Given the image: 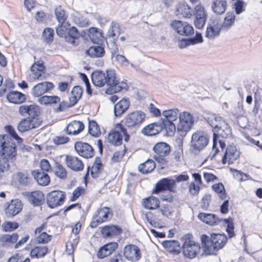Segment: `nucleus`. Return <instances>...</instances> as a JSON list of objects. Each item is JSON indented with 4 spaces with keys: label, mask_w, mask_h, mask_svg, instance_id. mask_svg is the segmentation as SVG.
Listing matches in <instances>:
<instances>
[{
    "label": "nucleus",
    "mask_w": 262,
    "mask_h": 262,
    "mask_svg": "<svg viewBox=\"0 0 262 262\" xmlns=\"http://www.w3.org/2000/svg\"><path fill=\"white\" fill-rule=\"evenodd\" d=\"M54 84L51 82H41L34 85L31 90L32 95L35 97H39L51 90L54 88Z\"/></svg>",
    "instance_id": "17"
},
{
    "label": "nucleus",
    "mask_w": 262,
    "mask_h": 262,
    "mask_svg": "<svg viewBox=\"0 0 262 262\" xmlns=\"http://www.w3.org/2000/svg\"><path fill=\"white\" fill-rule=\"evenodd\" d=\"M111 215L112 213L109 208L104 207L99 209L93 216L90 225V227L92 228L97 227L99 224L106 221Z\"/></svg>",
    "instance_id": "11"
},
{
    "label": "nucleus",
    "mask_w": 262,
    "mask_h": 262,
    "mask_svg": "<svg viewBox=\"0 0 262 262\" xmlns=\"http://www.w3.org/2000/svg\"><path fill=\"white\" fill-rule=\"evenodd\" d=\"M7 98L9 102L14 104L21 103L26 100L25 95L17 91L10 92L7 94Z\"/></svg>",
    "instance_id": "35"
},
{
    "label": "nucleus",
    "mask_w": 262,
    "mask_h": 262,
    "mask_svg": "<svg viewBox=\"0 0 262 262\" xmlns=\"http://www.w3.org/2000/svg\"><path fill=\"white\" fill-rule=\"evenodd\" d=\"M165 129V126L161 120L158 122L148 124L142 129V132L145 135L152 136L156 135Z\"/></svg>",
    "instance_id": "20"
},
{
    "label": "nucleus",
    "mask_w": 262,
    "mask_h": 262,
    "mask_svg": "<svg viewBox=\"0 0 262 262\" xmlns=\"http://www.w3.org/2000/svg\"><path fill=\"white\" fill-rule=\"evenodd\" d=\"M115 59L119 63L122 64V66H127L130 64V66L133 67L134 69H135L137 71L140 72H141L142 71L139 67L135 66L134 64L130 63L128 60L127 59L124 55L121 54H117L115 57Z\"/></svg>",
    "instance_id": "47"
},
{
    "label": "nucleus",
    "mask_w": 262,
    "mask_h": 262,
    "mask_svg": "<svg viewBox=\"0 0 262 262\" xmlns=\"http://www.w3.org/2000/svg\"><path fill=\"white\" fill-rule=\"evenodd\" d=\"M235 19V14L233 11L228 12L225 15L222 27L227 30L230 29L234 24Z\"/></svg>",
    "instance_id": "44"
},
{
    "label": "nucleus",
    "mask_w": 262,
    "mask_h": 262,
    "mask_svg": "<svg viewBox=\"0 0 262 262\" xmlns=\"http://www.w3.org/2000/svg\"><path fill=\"white\" fill-rule=\"evenodd\" d=\"M200 250V246L198 243L190 239H186L183 246V253L184 255L188 258L194 257Z\"/></svg>",
    "instance_id": "13"
},
{
    "label": "nucleus",
    "mask_w": 262,
    "mask_h": 262,
    "mask_svg": "<svg viewBox=\"0 0 262 262\" xmlns=\"http://www.w3.org/2000/svg\"><path fill=\"white\" fill-rule=\"evenodd\" d=\"M145 114L140 111H136L128 114L124 118V124L129 128L139 127L143 122Z\"/></svg>",
    "instance_id": "8"
},
{
    "label": "nucleus",
    "mask_w": 262,
    "mask_h": 262,
    "mask_svg": "<svg viewBox=\"0 0 262 262\" xmlns=\"http://www.w3.org/2000/svg\"><path fill=\"white\" fill-rule=\"evenodd\" d=\"M223 126L217 130L218 134L223 138L228 137L231 134V129L230 126L226 122H222Z\"/></svg>",
    "instance_id": "51"
},
{
    "label": "nucleus",
    "mask_w": 262,
    "mask_h": 262,
    "mask_svg": "<svg viewBox=\"0 0 262 262\" xmlns=\"http://www.w3.org/2000/svg\"><path fill=\"white\" fill-rule=\"evenodd\" d=\"M171 26L181 35L189 36L194 33L193 27L186 21L174 20L171 23Z\"/></svg>",
    "instance_id": "10"
},
{
    "label": "nucleus",
    "mask_w": 262,
    "mask_h": 262,
    "mask_svg": "<svg viewBox=\"0 0 262 262\" xmlns=\"http://www.w3.org/2000/svg\"><path fill=\"white\" fill-rule=\"evenodd\" d=\"M209 138L204 132L198 131L191 136L189 150L194 154H198L208 145Z\"/></svg>",
    "instance_id": "4"
},
{
    "label": "nucleus",
    "mask_w": 262,
    "mask_h": 262,
    "mask_svg": "<svg viewBox=\"0 0 262 262\" xmlns=\"http://www.w3.org/2000/svg\"><path fill=\"white\" fill-rule=\"evenodd\" d=\"M240 155V152L234 145H230L227 147L222 159V163L224 164H232L237 160Z\"/></svg>",
    "instance_id": "14"
},
{
    "label": "nucleus",
    "mask_w": 262,
    "mask_h": 262,
    "mask_svg": "<svg viewBox=\"0 0 262 262\" xmlns=\"http://www.w3.org/2000/svg\"><path fill=\"white\" fill-rule=\"evenodd\" d=\"M85 54L92 58H98L103 56L104 54V49L99 46L91 47L85 51Z\"/></svg>",
    "instance_id": "40"
},
{
    "label": "nucleus",
    "mask_w": 262,
    "mask_h": 262,
    "mask_svg": "<svg viewBox=\"0 0 262 262\" xmlns=\"http://www.w3.org/2000/svg\"><path fill=\"white\" fill-rule=\"evenodd\" d=\"M222 25L217 19H212L208 23L206 29V36L209 39L219 35Z\"/></svg>",
    "instance_id": "19"
},
{
    "label": "nucleus",
    "mask_w": 262,
    "mask_h": 262,
    "mask_svg": "<svg viewBox=\"0 0 262 262\" xmlns=\"http://www.w3.org/2000/svg\"><path fill=\"white\" fill-rule=\"evenodd\" d=\"M74 148L79 155L85 158H91L94 155L93 148L87 143L77 142L75 144Z\"/></svg>",
    "instance_id": "16"
},
{
    "label": "nucleus",
    "mask_w": 262,
    "mask_h": 262,
    "mask_svg": "<svg viewBox=\"0 0 262 262\" xmlns=\"http://www.w3.org/2000/svg\"><path fill=\"white\" fill-rule=\"evenodd\" d=\"M35 19L39 23H45L49 18V15L43 11H38L35 14Z\"/></svg>",
    "instance_id": "62"
},
{
    "label": "nucleus",
    "mask_w": 262,
    "mask_h": 262,
    "mask_svg": "<svg viewBox=\"0 0 262 262\" xmlns=\"http://www.w3.org/2000/svg\"><path fill=\"white\" fill-rule=\"evenodd\" d=\"M129 104V101L128 99L123 98L120 100L114 106L115 116H121L128 108Z\"/></svg>",
    "instance_id": "27"
},
{
    "label": "nucleus",
    "mask_w": 262,
    "mask_h": 262,
    "mask_svg": "<svg viewBox=\"0 0 262 262\" xmlns=\"http://www.w3.org/2000/svg\"><path fill=\"white\" fill-rule=\"evenodd\" d=\"M194 15L195 18H207L206 12L204 7L201 5H198L194 8Z\"/></svg>",
    "instance_id": "57"
},
{
    "label": "nucleus",
    "mask_w": 262,
    "mask_h": 262,
    "mask_svg": "<svg viewBox=\"0 0 262 262\" xmlns=\"http://www.w3.org/2000/svg\"><path fill=\"white\" fill-rule=\"evenodd\" d=\"M92 80L93 84L98 87L103 86L106 84L105 73L101 71H96L92 74Z\"/></svg>",
    "instance_id": "29"
},
{
    "label": "nucleus",
    "mask_w": 262,
    "mask_h": 262,
    "mask_svg": "<svg viewBox=\"0 0 262 262\" xmlns=\"http://www.w3.org/2000/svg\"><path fill=\"white\" fill-rule=\"evenodd\" d=\"M198 218L211 226H214L220 222V220L213 214L200 213L198 215Z\"/></svg>",
    "instance_id": "37"
},
{
    "label": "nucleus",
    "mask_w": 262,
    "mask_h": 262,
    "mask_svg": "<svg viewBox=\"0 0 262 262\" xmlns=\"http://www.w3.org/2000/svg\"><path fill=\"white\" fill-rule=\"evenodd\" d=\"M213 190L219 194V197L224 199L226 197L224 186L221 183L215 184L212 185Z\"/></svg>",
    "instance_id": "52"
},
{
    "label": "nucleus",
    "mask_w": 262,
    "mask_h": 262,
    "mask_svg": "<svg viewBox=\"0 0 262 262\" xmlns=\"http://www.w3.org/2000/svg\"><path fill=\"white\" fill-rule=\"evenodd\" d=\"M66 199V193L62 191H52L47 195V203L51 208H55L62 205Z\"/></svg>",
    "instance_id": "9"
},
{
    "label": "nucleus",
    "mask_w": 262,
    "mask_h": 262,
    "mask_svg": "<svg viewBox=\"0 0 262 262\" xmlns=\"http://www.w3.org/2000/svg\"><path fill=\"white\" fill-rule=\"evenodd\" d=\"M82 95V89L79 86H74L69 97V100L71 101V105H74L81 98Z\"/></svg>",
    "instance_id": "41"
},
{
    "label": "nucleus",
    "mask_w": 262,
    "mask_h": 262,
    "mask_svg": "<svg viewBox=\"0 0 262 262\" xmlns=\"http://www.w3.org/2000/svg\"><path fill=\"white\" fill-rule=\"evenodd\" d=\"M141 255L139 248L134 245H128L124 247V255L128 260L137 261L141 258Z\"/></svg>",
    "instance_id": "18"
},
{
    "label": "nucleus",
    "mask_w": 262,
    "mask_h": 262,
    "mask_svg": "<svg viewBox=\"0 0 262 262\" xmlns=\"http://www.w3.org/2000/svg\"><path fill=\"white\" fill-rule=\"evenodd\" d=\"M170 149V146L165 142L158 143L153 147V150L156 154L154 157V159L162 168L164 167L167 163L165 157L169 154Z\"/></svg>",
    "instance_id": "6"
},
{
    "label": "nucleus",
    "mask_w": 262,
    "mask_h": 262,
    "mask_svg": "<svg viewBox=\"0 0 262 262\" xmlns=\"http://www.w3.org/2000/svg\"><path fill=\"white\" fill-rule=\"evenodd\" d=\"M69 26L70 24L68 23H59L56 27L57 34L60 37L66 36V33L67 31H68L67 27Z\"/></svg>",
    "instance_id": "55"
},
{
    "label": "nucleus",
    "mask_w": 262,
    "mask_h": 262,
    "mask_svg": "<svg viewBox=\"0 0 262 262\" xmlns=\"http://www.w3.org/2000/svg\"><path fill=\"white\" fill-rule=\"evenodd\" d=\"M203 176L207 183L214 182L217 180V177L210 171H203Z\"/></svg>",
    "instance_id": "61"
},
{
    "label": "nucleus",
    "mask_w": 262,
    "mask_h": 262,
    "mask_svg": "<svg viewBox=\"0 0 262 262\" xmlns=\"http://www.w3.org/2000/svg\"><path fill=\"white\" fill-rule=\"evenodd\" d=\"M163 247L169 252L178 254L180 252V244L177 241H165L162 243Z\"/></svg>",
    "instance_id": "36"
},
{
    "label": "nucleus",
    "mask_w": 262,
    "mask_h": 262,
    "mask_svg": "<svg viewBox=\"0 0 262 262\" xmlns=\"http://www.w3.org/2000/svg\"><path fill=\"white\" fill-rule=\"evenodd\" d=\"M32 175L37 183L41 186H47L50 182V178L47 172L37 169L32 171Z\"/></svg>",
    "instance_id": "25"
},
{
    "label": "nucleus",
    "mask_w": 262,
    "mask_h": 262,
    "mask_svg": "<svg viewBox=\"0 0 262 262\" xmlns=\"http://www.w3.org/2000/svg\"><path fill=\"white\" fill-rule=\"evenodd\" d=\"M155 162L148 159L145 162L140 164L138 166L139 170L142 173H148L151 172L155 168Z\"/></svg>",
    "instance_id": "43"
},
{
    "label": "nucleus",
    "mask_w": 262,
    "mask_h": 262,
    "mask_svg": "<svg viewBox=\"0 0 262 262\" xmlns=\"http://www.w3.org/2000/svg\"><path fill=\"white\" fill-rule=\"evenodd\" d=\"M2 227L3 229L5 232H11L15 229H17L19 227V224L18 223L16 222H10L7 221L4 222Z\"/></svg>",
    "instance_id": "50"
},
{
    "label": "nucleus",
    "mask_w": 262,
    "mask_h": 262,
    "mask_svg": "<svg viewBox=\"0 0 262 262\" xmlns=\"http://www.w3.org/2000/svg\"><path fill=\"white\" fill-rule=\"evenodd\" d=\"M108 33L110 36L114 38L118 36L120 34V28L118 24L112 23L108 30Z\"/></svg>",
    "instance_id": "56"
},
{
    "label": "nucleus",
    "mask_w": 262,
    "mask_h": 262,
    "mask_svg": "<svg viewBox=\"0 0 262 262\" xmlns=\"http://www.w3.org/2000/svg\"><path fill=\"white\" fill-rule=\"evenodd\" d=\"M123 138L125 142H128L129 135L127 133L126 129L124 126L121 124L118 123L109 133L107 141L112 144L119 145L122 143Z\"/></svg>",
    "instance_id": "5"
},
{
    "label": "nucleus",
    "mask_w": 262,
    "mask_h": 262,
    "mask_svg": "<svg viewBox=\"0 0 262 262\" xmlns=\"http://www.w3.org/2000/svg\"><path fill=\"white\" fill-rule=\"evenodd\" d=\"M163 117L161 121L165 126L167 135L172 136L176 130L181 133L188 132L192 128L194 119L193 115L187 111L180 112L177 108L162 112Z\"/></svg>",
    "instance_id": "1"
},
{
    "label": "nucleus",
    "mask_w": 262,
    "mask_h": 262,
    "mask_svg": "<svg viewBox=\"0 0 262 262\" xmlns=\"http://www.w3.org/2000/svg\"><path fill=\"white\" fill-rule=\"evenodd\" d=\"M201 239L203 254L205 255H215L227 242V237L224 234L213 233L210 236L203 234Z\"/></svg>",
    "instance_id": "3"
},
{
    "label": "nucleus",
    "mask_w": 262,
    "mask_h": 262,
    "mask_svg": "<svg viewBox=\"0 0 262 262\" xmlns=\"http://www.w3.org/2000/svg\"><path fill=\"white\" fill-rule=\"evenodd\" d=\"M48 252V248L46 246H38L33 249L31 251L32 257L40 258L44 256Z\"/></svg>",
    "instance_id": "46"
},
{
    "label": "nucleus",
    "mask_w": 262,
    "mask_h": 262,
    "mask_svg": "<svg viewBox=\"0 0 262 262\" xmlns=\"http://www.w3.org/2000/svg\"><path fill=\"white\" fill-rule=\"evenodd\" d=\"M121 232V228L114 225L105 226L101 230L102 236L104 238H112L119 235Z\"/></svg>",
    "instance_id": "22"
},
{
    "label": "nucleus",
    "mask_w": 262,
    "mask_h": 262,
    "mask_svg": "<svg viewBox=\"0 0 262 262\" xmlns=\"http://www.w3.org/2000/svg\"><path fill=\"white\" fill-rule=\"evenodd\" d=\"M176 181L173 179H163L160 180L156 185V187L152 193L158 194L163 190H168L174 192L176 189Z\"/></svg>",
    "instance_id": "15"
},
{
    "label": "nucleus",
    "mask_w": 262,
    "mask_h": 262,
    "mask_svg": "<svg viewBox=\"0 0 262 262\" xmlns=\"http://www.w3.org/2000/svg\"><path fill=\"white\" fill-rule=\"evenodd\" d=\"M35 118L28 117L21 120L18 123L17 128L19 132H25L36 127Z\"/></svg>",
    "instance_id": "28"
},
{
    "label": "nucleus",
    "mask_w": 262,
    "mask_h": 262,
    "mask_svg": "<svg viewBox=\"0 0 262 262\" xmlns=\"http://www.w3.org/2000/svg\"><path fill=\"white\" fill-rule=\"evenodd\" d=\"M235 7V13L237 14H239L244 11V2L242 1L237 0L234 3Z\"/></svg>",
    "instance_id": "63"
},
{
    "label": "nucleus",
    "mask_w": 262,
    "mask_h": 262,
    "mask_svg": "<svg viewBox=\"0 0 262 262\" xmlns=\"http://www.w3.org/2000/svg\"><path fill=\"white\" fill-rule=\"evenodd\" d=\"M55 174L58 177L64 179L67 177V172L66 169L61 165L57 164L54 169Z\"/></svg>",
    "instance_id": "58"
},
{
    "label": "nucleus",
    "mask_w": 262,
    "mask_h": 262,
    "mask_svg": "<svg viewBox=\"0 0 262 262\" xmlns=\"http://www.w3.org/2000/svg\"><path fill=\"white\" fill-rule=\"evenodd\" d=\"M38 102L42 105H51L60 102V98L57 96H43L38 99Z\"/></svg>",
    "instance_id": "42"
},
{
    "label": "nucleus",
    "mask_w": 262,
    "mask_h": 262,
    "mask_svg": "<svg viewBox=\"0 0 262 262\" xmlns=\"http://www.w3.org/2000/svg\"><path fill=\"white\" fill-rule=\"evenodd\" d=\"M191 13L190 7L185 3H180L176 7V14L177 16H182L187 18L191 16Z\"/></svg>",
    "instance_id": "31"
},
{
    "label": "nucleus",
    "mask_w": 262,
    "mask_h": 262,
    "mask_svg": "<svg viewBox=\"0 0 262 262\" xmlns=\"http://www.w3.org/2000/svg\"><path fill=\"white\" fill-rule=\"evenodd\" d=\"M6 132L9 134L15 140H16L18 143L20 144L23 142V139L20 138L16 133L14 128L10 125L7 126L5 127Z\"/></svg>",
    "instance_id": "60"
},
{
    "label": "nucleus",
    "mask_w": 262,
    "mask_h": 262,
    "mask_svg": "<svg viewBox=\"0 0 262 262\" xmlns=\"http://www.w3.org/2000/svg\"><path fill=\"white\" fill-rule=\"evenodd\" d=\"M89 33V37L93 42L96 43L101 40L102 34L96 28H90Z\"/></svg>",
    "instance_id": "49"
},
{
    "label": "nucleus",
    "mask_w": 262,
    "mask_h": 262,
    "mask_svg": "<svg viewBox=\"0 0 262 262\" xmlns=\"http://www.w3.org/2000/svg\"><path fill=\"white\" fill-rule=\"evenodd\" d=\"M142 204L144 208L148 210H154L159 207L160 201L155 196H150L143 199Z\"/></svg>",
    "instance_id": "33"
},
{
    "label": "nucleus",
    "mask_w": 262,
    "mask_h": 262,
    "mask_svg": "<svg viewBox=\"0 0 262 262\" xmlns=\"http://www.w3.org/2000/svg\"><path fill=\"white\" fill-rule=\"evenodd\" d=\"M18 239V234L16 233L2 234L0 236V244L3 247H10L16 244Z\"/></svg>",
    "instance_id": "26"
},
{
    "label": "nucleus",
    "mask_w": 262,
    "mask_h": 262,
    "mask_svg": "<svg viewBox=\"0 0 262 262\" xmlns=\"http://www.w3.org/2000/svg\"><path fill=\"white\" fill-rule=\"evenodd\" d=\"M118 244L111 242L101 247L97 252V256L100 258H105L111 254L117 248Z\"/></svg>",
    "instance_id": "24"
},
{
    "label": "nucleus",
    "mask_w": 262,
    "mask_h": 262,
    "mask_svg": "<svg viewBox=\"0 0 262 262\" xmlns=\"http://www.w3.org/2000/svg\"><path fill=\"white\" fill-rule=\"evenodd\" d=\"M40 168L41 171L46 172H49L51 169V166L49 162L46 159H42L40 162Z\"/></svg>",
    "instance_id": "64"
},
{
    "label": "nucleus",
    "mask_w": 262,
    "mask_h": 262,
    "mask_svg": "<svg viewBox=\"0 0 262 262\" xmlns=\"http://www.w3.org/2000/svg\"><path fill=\"white\" fill-rule=\"evenodd\" d=\"M84 127L81 121L74 120L68 125L67 132L69 135H77L83 130Z\"/></svg>",
    "instance_id": "30"
},
{
    "label": "nucleus",
    "mask_w": 262,
    "mask_h": 262,
    "mask_svg": "<svg viewBox=\"0 0 262 262\" xmlns=\"http://www.w3.org/2000/svg\"><path fill=\"white\" fill-rule=\"evenodd\" d=\"M106 84L111 87L112 90L115 93L121 91L123 89H125L127 84L124 81L120 82L117 77L115 70H107L105 73Z\"/></svg>",
    "instance_id": "7"
},
{
    "label": "nucleus",
    "mask_w": 262,
    "mask_h": 262,
    "mask_svg": "<svg viewBox=\"0 0 262 262\" xmlns=\"http://www.w3.org/2000/svg\"><path fill=\"white\" fill-rule=\"evenodd\" d=\"M65 162L66 165L74 171H81L83 169V163L80 159L76 156H66Z\"/></svg>",
    "instance_id": "21"
},
{
    "label": "nucleus",
    "mask_w": 262,
    "mask_h": 262,
    "mask_svg": "<svg viewBox=\"0 0 262 262\" xmlns=\"http://www.w3.org/2000/svg\"><path fill=\"white\" fill-rule=\"evenodd\" d=\"M55 15L58 23H64L67 19L68 15L64 9L60 6H58L55 9Z\"/></svg>",
    "instance_id": "45"
},
{
    "label": "nucleus",
    "mask_w": 262,
    "mask_h": 262,
    "mask_svg": "<svg viewBox=\"0 0 262 262\" xmlns=\"http://www.w3.org/2000/svg\"><path fill=\"white\" fill-rule=\"evenodd\" d=\"M54 30L50 28H46L42 33V38L46 42H50L53 39Z\"/></svg>",
    "instance_id": "54"
},
{
    "label": "nucleus",
    "mask_w": 262,
    "mask_h": 262,
    "mask_svg": "<svg viewBox=\"0 0 262 262\" xmlns=\"http://www.w3.org/2000/svg\"><path fill=\"white\" fill-rule=\"evenodd\" d=\"M224 221L227 224L226 231L228 234L229 237L231 238L234 235V226L233 225V220L231 218H229L225 219Z\"/></svg>",
    "instance_id": "59"
},
{
    "label": "nucleus",
    "mask_w": 262,
    "mask_h": 262,
    "mask_svg": "<svg viewBox=\"0 0 262 262\" xmlns=\"http://www.w3.org/2000/svg\"><path fill=\"white\" fill-rule=\"evenodd\" d=\"M36 235V241L38 244H46L51 239V235L45 232H41Z\"/></svg>",
    "instance_id": "53"
},
{
    "label": "nucleus",
    "mask_w": 262,
    "mask_h": 262,
    "mask_svg": "<svg viewBox=\"0 0 262 262\" xmlns=\"http://www.w3.org/2000/svg\"><path fill=\"white\" fill-rule=\"evenodd\" d=\"M70 16L74 23L78 26L85 27L89 25L88 19L77 11L72 13Z\"/></svg>",
    "instance_id": "32"
},
{
    "label": "nucleus",
    "mask_w": 262,
    "mask_h": 262,
    "mask_svg": "<svg viewBox=\"0 0 262 262\" xmlns=\"http://www.w3.org/2000/svg\"><path fill=\"white\" fill-rule=\"evenodd\" d=\"M45 67L42 62L37 61L32 64L31 69V78L33 80H42L45 77L44 74Z\"/></svg>",
    "instance_id": "23"
},
{
    "label": "nucleus",
    "mask_w": 262,
    "mask_h": 262,
    "mask_svg": "<svg viewBox=\"0 0 262 262\" xmlns=\"http://www.w3.org/2000/svg\"><path fill=\"white\" fill-rule=\"evenodd\" d=\"M227 7L226 0H212L211 8L214 13L222 14L226 11Z\"/></svg>",
    "instance_id": "34"
},
{
    "label": "nucleus",
    "mask_w": 262,
    "mask_h": 262,
    "mask_svg": "<svg viewBox=\"0 0 262 262\" xmlns=\"http://www.w3.org/2000/svg\"><path fill=\"white\" fill-rule=\"evenodd\" d=\"M23 203L18 199L12 200L4 205L6 214L8 217H13L18 214L23 209Z\"/></svg>",
    "instance_id": "12"
},
{
    "label": "nucleus",
    "mask_w": 262,
    "mask_h": 262,
    "mask_svg": "<svg viewBox=\"0 0 262 262\" xmlns=\"http://www.w3.org/2000/svg\"><path fill=\"white\" fill-rule=\"evenodd\" d=\"M0 167L4 171L8 169L10 163L15 160L17 150L15 145L10 141L8 135H0Z\"/></svg>",
    "instance_id": "2"
},
{
    "label": "nucleus",
    "mask_w": 262,
    "mask_h": 262,
    "mask_svg": "<svg viewBox=\"0 0 262 262\" xmlns=\"http://www.w3.org/2000/svg\"><path fill=\"white\" fill-rule=\"evenodd\" d=\"M89 132L93 136L99 137L101 134V130L96 121L92 120L89 121Z\"/></svg>",
    "instance_id": "48"
},
{
    "label": "nucleus",
    "mask_w": 262,
    "mask_h": 262,
    "mask_svg": "<svg viewBox=\"0 0 262 262\" xmlns=\"http://www.w3.org/2000/svg\"><path fill=\"white\" fill-rule=\"evenodd\" d=\"M28 198L30 203L34 205H39L44 199L43 193L40 191H35L29 193Z\"/></svg>",
    "instance_id": "39"
},
{
    "label": "nucleus",
    "mask_w": 262,
    "mask_h": 262,
    "mask_svg": "<svg viewBox=\"0 0 262 262\" xmlns=\"http://www.w3.org/2000/svg\"><path fill=\"white\" fill-rule=\"evenodd\" d=\"M13 181L21 185H27L30 182L28 174L26 172H17L12 176Z\"/></svg>",
    "instance_id": "38"
}]
</instances>
